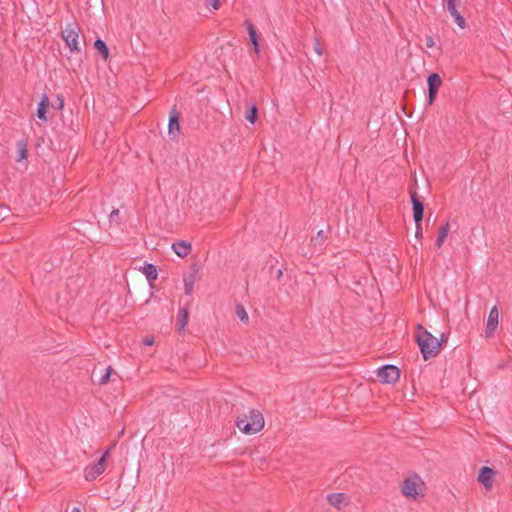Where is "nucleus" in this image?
Segmentation results:
<instances>
[{
    "mask_svg": "<svg viewBox=\"0 0 512 512\" xmlns=\"http://www.w3.org/2000/svg\"><path fill=\"white\" fill-rule=\"evenodd\" d=\"M72 512H81L79 508H74Z\"/></svg>",
    "mask_w": 512,
    "mask_h": 512,
    "instance_id": "nucleus-38",
    "label": "nucleus"
},
{
    "mask_svg": "<svg viewBox=\"0 0 512 512\" xmlns=\"http://www.w3.org/2000/svg\"><path fill=\"white\" fill-rule=\"evenodd\" d=\"M435 43H434V40H433V37L431 35H427L426 36V46L428 48H432L434 47Z\"/></svg>",
    "mask_w": 512,
    "mask_h": 512,
    "instance_id": "nucleus-34",
    "label": "nucleus"
},
{
    "mask_svg": "<svg viewBox=\"0 0 512 512\" xmlns=\"http://www.w3.org/2000/svg\"><path fill=\"white\" fill-rule=\"evenodd\" d=\"M188 318H189L188 310L186 308H181L179 313H178L177 323H176L177 330L179 332L184 330L185 326L188 323Z\"/></svg>",
    "mask_w": 512,
    "mask_h": 512,
    "instance_id": "nucleus-18",
    "label": "nucleus"
},
{
    "mask_svg": "<svg viewBox=\"0 0 512 512\" xmlns=\"http://www.w3.org/2000/svg\"><path fill=\"white\" fill-rule=\"evenodd\" d=\"M347 500L348 496L345 493H330L327 495L328 503L335 508H340L341 503Z\"/></svg>",
    "mask_w": 512,
    "mask_h": 512,
    "instance_id": "nucleus-17",
    "label": "nucleus"
},
{
    "mask_svg": "<svg viewBox=\"0 0 512 512\" xmlns=\"http://www.w3.org/2000/svg\"><path fill=\"white\" fill-rule=\"evenodd\" d=\"M283 276V272L281 269L277 271V279H280Z\"/></svg>",
    "mask_w": 512,
    "mask_h": 512,
    "instance_id": "nucleus-37",
    "label": "nucleus"
},
{
    "mask_svg": "<svg viewBox=\"0 0 512 512\" xmlns=\"http://www.w3.org/2000/svg\"><path fill=\"white\" fill-rule=\"evenodd\" d=\"M400 369L394 365H384L377 370V377L384 384H394L400 378Z\"/></svg>",
    "mask_w": 512,
    "mask_h": 512,
    "instance_id": "nucleus-6",
    "label": "nucleus"
},
{
    "mask_svg": "<svg viewBox=\"0 0 512 512\" xmlns=\"http://www.w3.org/2000/svg\"><path fill=\"white\" fill-rule=\"evenodd\" d=\"M496 471L488 466L480 468L477 480L481 483L485 489L490 490L493 486V477L496 475Z\"/></svg>",
    "mask_w": 512,
    "mask_h": 512,
    "instance_id": "nucleus-10",
    "label": "nucleus"
},
{
    "mask_svg": "<svg viewBox=\"0 0 512 512\" xmlns=\"http://www.w3.org/2000/svg\"><path fill=\"white\" fill-rule=\"evenodd\" d=\"M17 150H18V157L17 161L20 162L27 158L28 150H27V144L24 141H18L17 142Z\"/></svg>",
    "mask_w": 512,
    "mask_h": 512,
    "instance_id": "nucleus-21",
    "label": "nucleus"
},
{
    "mask_svg": "<svg viewBox=\"0 0 512 512\" xmlns=\"http://www.w3.org/2000/svg\"><path fill=\"white\" fill-rule=\"evenodd\" d=\"M114 373L115 371L111 366L107 367L105 373H103L98 379V384L101 386L107 384L110 380L111 375Z\"/></svg>",
    "mask_w": 512,
    "mask_h": 512,
    "instance_id": "nucleus-23",
    "label": "nucleus"
},
{
    "mask_svg": "<svg viewBox=\"0 0 512 512\" xmlns=\"http://www.w3.org/2000/svg\"><path fill=\"white\" fill-rule=\"evenodd\" d=\"M197 273H198V268H197L196 264H193L190 267L189 274L184 276L183 281H184V289H185L186 295H190L192 293Z\"/></svg>",
    "mask_w": 512,
    "mask_h": 512,
    "instance_id": "nucleus-13",
    "label": "nucleus"
},
{
    "mask_svg": "<svg viewBox=\"0 0 512 512\" xmlns=\"http://www.w3.org/2000/svg\"><path fill=\"white\" fill-rule=\"evenodd\" d=\"M172 249L179 257L184 258L190 254L192 246L187 241L178 240L172 244Z\"/></svg>",
    "mask_w": 512,
    "mask_h": 512,
    "instance_id": "nucleus-14",
    "label": "nucleus"
},
{
    "mask_svg": "<svg viewBox=\"0 0 512 512\" xmlns=\"http://www.w3.org/2000/svg\"><path fill=\"white\" fill-rule=\"evenodd\" d=\"M449 230H450V226H449V223L446 222L445 224H443L440 229H439V233H438V236L440 237H443L446 239V237L448 236V233H449Z\"/></svg>",
    "mask_w": 512,
    "mask_h": 512,
    "instance_id": "nucleus-27",
    "label": "nucleus"
},
{
    "mask_svg": "<svg viewBox=\"0 0 512 512\" xmlns=\"http://www.w3.org/2000/svg\"><path fill=\"white\" fill-rule=\"evenodd\" d=\"M314 50H315V52H316L319 56H321V55H322V53H323V52H322V49H321L320 42H319L317 39L315 40V43H314Z\"/></svg>",
    "mask_w": 512,
    "mask_h": 512,
    "instance_id": "nucleus-33",
    "label": "nucleus"
},
{
    "mask_svg": "<svg viewBox=\"0 0 512 512\" xmlns=\"http://www.w3.org/2000/svg\"><path fill=\"white\" fill-rule=\"evenodd\" d=\"M324 239H325L324 231L323 230L318 231L317 236L314 239L315 245L317 243L321 244L324 241Z\"/></svg>",
    "mask_w": 512,
    "mask_h": 512,
    "instance_id": "nucleus-29",
    "label": "nucleus"
},
{
    "mask_svg": "<svg viewBox=\"0 0 512 512\" xmlns=\"http://www.w3.org/2000/svg\"><path fill=\"white\" fill-rule=\"evenodd\" d=\"M416 225V230H415V237L421 241L422 237H423V231H422V223H419V224H415Z\"/></svg>",
    "mask_w": 512,
    "mask_h": 512,
    "instance_id": "nucleus-28",
    "label": "nucleus"
},
{
    "mask_svg": "<svg viewBox=\"0 0 512 512\" xmlns=\"http://www.w3.org/2000/svg\"><path fill=\"white\" fill-rule=\"evenodd\" d=\"M142 343L146 346H150L154 344V338L153 337H145L142 341Z\"/></svg>",
    "mask_w": 512,
    "mask_h": 512,
    "instance_id": "nucleus-35",
    "label": "nucleus"
},
{
    "mask_svg": "<svg viewBox=\"0 0 512 512\" xmlns=\"http://www.w3.org/2000/svg\"><path fill=\"white\" fill-rule=\"evenodd\" d=\"M142 272L146 276L147 280L149 281L150 285L153 286V282L158 277L157 268L154 264L147 263L142 267Z\"/></svg>",
    "mask_w": 512,
    "mask_h": 512,
    "instance_id": "nucleus-16",
    "label": "nucleus"
},
{
    "mask_svg": "<svg viewBox=\"0 0 512 512\" xmlns=\"http://www.w3.org/2000/svg\"><path fill=\"white\" fill-rule=\"evenodd\" d=\"M441 84L442 79L438 73L434 72L429 74L427 78L429 105H432L435 102Z\"/></svg>",
    "mask_w": 512,
    "mask_h": 512,
    "instance_id": "nucleus-9",
    "label": "nucleus"
},
{
    "mask_svg": "<svg viewBox=\"0 0 512 512\" xmlns=\"http://www.w3.org/2000/svg\"><path fill=\"white\" fill-rule=\"evenodd\" d=\"M498 322H499V311H498L497 306H494L490 310V313H489V316L487 319L486 330H485L486 337H491L493 335V333L497 329Z\"/></svg>",
    "mask_w": 512,
    "mask_h": 512,
    "instance_id": "nucleus-11",
    "label": "nucleus"
},
{
    "mask_svg": "<svg viewBox=\"0 0 512 512\" xmlns=\"http://www.w3.org/2000/svg\"><path fill=\"white\" fill-rule=\"evenodd\" d=\"M263 414L256 409H251L248 414H243L236 420V426L244 434H255L264 427Z\"/></svg>",
    "mask_w": 512,
    "mask_h": 512,
    "instance_id": "nucleus-2",
    "label": "nucleus"
},
{
    "mask_svg": "<svg viewBox=\"0 0 512 512\" xmlns=\"http://www.w3.org/2000/svg\"><path fill=\"white\" fill-rule=\"evenodd\" d=\"M421 482V478L414 474L406 478L401 484V492L404 496L409 498H416L418 496L417 486Z\"/></svg>",
    "mask_w": 512,
    "mask_h": 512,
    "instance_id": "nucleus-8",
    "label": "nucleus"
},
{
    "mask_svg": "<svg viewBox=\"0 0 512 512\" xmlns=\"http://www.w3.org/2000/svg\"><path fill=\"white\" fill-rule=\"evenodd\" d=\"M49 106H50L49 97L46 93H44V94H42L41 100L38 103V107H37L36 116L38 117V119H40L41 121L47 122V120H48L47 112H48Z\"/></svg>",
    "mask_w": 512,
    "mask_h": 512,
    "instance_id": "nucleus-12",
    "label": "nucleus"
},
{
    "mask_svg": "<svg viewBox=\"0 0 512 512\" xmlns=\"http://www.w3.org/2000/svg\"><path fill=\"white\" fill-rule=\"evenodd\" d=\"M118 217H119V210L118 209L112 210V212L110 213V216H109L110 222L116 221Z\"/></svg>",
    "mask_w": 512,
    "mask_h": 512,
    "instance_id": "nucleus-32",
    "label": "nucleus"
},
{
    "mask_svg": "<svg viewBox=\"0 0 512 512\" xmlns=\"http://www.w3.org/2000/svg\"><path fill=\"white\" fill-rule=\"evenodd\" d=\"M245 118L251 124H254L258 119V108L255 105H251L246 111Z\"/></svg>",
    "mask_w": 512,
    "mask_h": 512,
    "instance_id": "nucleus-20",
    "label": "nucleus"
},
{
    "mask_svg": "<svg viewBox=\"0 0 512 512\" xmlns=\"http://www.w3.org/2000/svg\"><path fill=\"white\" fill-rule=\"evenodd\" d=\"M64 96L62 94H58L56 96V101L55 103L52 104V107L56 110H62L63 107H64Z\"/></svg>",
    "mask_w": 512,
    "mask_h": 512,
    "instance_id": "nucleus-26",
    "label": "nucleus"
},
{
    "mask_svg": "<svg viewBox=\"0 0 512 512\" xmlns=\"http://www.w3.org/2000/svg\"><path fill=\"white\" fill-rule=\"evenodd\" d=\"M94 48L101 54V56L103 57V59L105 61L108 60L109 49H108L106 43L102 39L98 38L95 40Z\"/></svg>",
    "mask_w": 512,
    "mask_h": 512,
    "instance_id": "nucleus-19",
    "label": "nucleus"
},
{
    "mask_svg": "<svg viewBox=\"0 0 512 512\" xmlns=\"http://www.w3.org/2000/svg\"><path fill=\"white\" fill-rule=\"evenodd\" d=\"M181 134L180 113L174 106L169 112L168 135L171 140H177Z\"/></svg>",
    "mask_w": 512,
    "mask_h": 512,
    "instance_id": "nucleus-7",
    "label": "nucleus"
},
{
    "mask_svg": "<svg viewBox=\"0 0 512 512\" xmlns=\"http://www.w3.org/2000/svg\"><path fill=\"white\" fill-rule=\"evenodd\" d=\"M416 184L417 182L414 180V184L409 188V194L412 203L413 219L415 224H419L422 223L424 216V203L421 201L418 192L416 191Z\"/></svg>",
    "mask_w": 512,
    "mask_h": 512,
    "instance_id": "nucleus-5",
    "label": "nucleus"
},
{
    "mask_svg": "<svg viewBox=\"0 0 512 512\" xmlns=\"http://www.w3.org/2000/svg\"><path fill=\"white\" fill-rule=\"evenodd\" d=\"M445 241V238L438 236L435 242V245L437 248H441L443 243Z\"/></svg>",
    "mask_w": 512,
    "mask_h": 512,
    "instance_id": "nucleus-36",
    "label": "nucleus"
},
{
    "mask_svg": "<svg viewBox=\"0 0 512 512\" xmlns=\"http://www.w3.org/2000/svg\"><path fill=\"white\" fill-rule=\"evenodd\" d=\"M235 315L244 323H247L249 320L246 309L241 304H236L235 306Z\"/></svg>",
    "mask_w": 512,
    "mask_h": 512,
    "instance_id": "nucleus-22",
    "label": "nucleus"
},
{
    "mask_svg": "<svg viewBox=\"0 0 512 512\" xmlns=\"http://www.w3.org/2000/svg\"><path fill=\"white\" fill-rule=\"evenodd\" d=\"M206 4L213 7L215 10H218L220 8L219 0H207Z\"/></svg>",
    "mask_w": 512,
    "mask_h": 512,
    "instance_id": "nucleus-30",
    "label": "nucleus"
},
{
    "mask_svg": "<svg viewBox=\"0 0 512 512\" xmlns=\"http://www.w3.org/2000/svg\"><path fill=\"white\" fill-rule=\"evenodd\" d=\"M245 23L247 24L248 35L253 45V49L255 53H259V37L257 31L250 21L246 20Z\"/></svg>",
    "mask_w": 512,
    "mask_h": 512,
    "instance_id": "nucleus-15",
    "label": "nucleus"
},
{
    "mask_svg": "<svg viewBox=\"0 0 512 512\" xmlns=\"http://www.w3.org/2000/svg\"><path fill=\"white\" fill-rule=\"evenodd\" d=\"M446 2V8L451 14L454 10H457V6L460 5L461 0H444Z\"/></svg>",
    "mask_w": 512,
    "mask_h": 512,
    "instance_id": "nucleus-25",
    "label": "nucleus"
},
{
    "mask_svg": "<svg viewBox=\"0 0 512 512\" xmlns=\"http://www.w3.org/2000/svg\"><path fill=\"white\" fill-rule=\"evenodd\" d=\"M447 341H448V336L445 335L444 333H442L440 339H437V342L439 343V351L441 350V346L443 344H446Z\"/></svg>",
    "mask_w": 512,
    "mask_h": 512,
    "instance_id": "nucleus-31",
    "label": "nucleus"
},
{
    "mask_svg": "<svg viewBox=\"0 0 512 512\" xmlns=\"http://www.w3.org/2000/svg\"><path fill=\"white\" fill-rule=\"evenodd\" d=\"M78 25L73 23L66 26V28L62 31V38L66 44V46L70 49L71 53L80 54L81 48L78 42Z\"/></svg>",
    "mask_w": 512,
    "mask_h": 512,
    "instance_id": "nucleus-3",
    "label": "nucleus"
},
{
    "mask_svg": "<svg viewBox=\"0 0 512 512\" xmlns=\"http://www.w3.org/2000/svg\"><path fill=\"white\" fill-rule=\"evenodd\" d=\"M451 16L454 18L455 22L457 23V25L464 29L466 27V20L464 19V17L458 12V10H454L452 13H451Z\"/></svg>",
    "mask_w": 512,
    "mask_h": 512,
    "instance_id": "nucleus-24",
    "label": "nucleus"
},
{
    "mask_svg": "<svg viewBox=\"0 0 512 512\" xmlns=\"http://www.w3.org/2000/svg\"><path fill=\"white\" fill-rule=\"evenodd\" d=\"M112 447H109L103 455L98 459L97 462L91 463L84 470V476L87 481L95 480L99 475H101L106 469V460L110 455V450Z\"/></svg>",
    "mask_w": 512,
    "mask_h": 512,
    "instance_id": "nucleus-4",
    "label": "nucleus"
},
{
    "mask_svg": "<svg viewBox=\"0 0 512 512\" xmlns=\"http://www.w3.org/2000/svg\"><path fill=\"white\" fill-rule=\"evenodd\" d=\"M416 342L425 361L439 354L437 338L427 331L421 324L417 325Z\"/></svg>",
    "mask_w": 512,
    "mask_h": 512,
    "instance_id": "nucleus-1",
    "label": "nucleus"
}]
</instances>
